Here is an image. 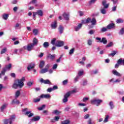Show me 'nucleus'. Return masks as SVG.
<instances>
[{
  "mask_svg": "<svg viewBox=\"0 0 124 124\" xmlns=\"http://www.w3.org/2000/svg\"><path fill=\"white\" fill-rule=\"evenodd\" d=\"M40 120V117L39 116H36L33 118L31 119V122H37V121H39Z\"/></svg>",
  "mask_w": 124,
  "mask_h": 124,
  "instance_id": "25",
  "label": "nucleus"
},
{
  "mask_svg": "<svg viewBox=\"0 0 124 124\" xmlns=\"http://www.w3.org/2000/svg\"><path fill=\"white\" fill-rule=\"evenodd\" d=\"M74 48H72L71 49L70 51H69V54L70 55H72V54H73V53H74Z\"/></svg>",
  "mask_w": 124,
  "mask_h": 124,
  "instance_id": "60",
  "label": "nucleus"
},
{
  "mask_svg": "<svg viewBox=\"0 0 124 124\" xmlns=\"http://www.w3.org/2000/svg\"><path fill=\"white\" fill-rule=\"evenodd\" d=\"M92 19H91L90 18H88L86 20H85V23H91V21Z\"/></svg>",
  "mask_w": 124,
  "mask_h": 124,
  "instance_id": "62",
  "label": "nucleus"
},
{
  "mask_svg": "<svg viewBox=\"0 0 124 124\" xmlns=\"http://www.w3.org/2000/svg\"><path fill=\"white\" fill-rule=\"evenodd\" d=\"M67 83H68V79H65L64 81H62V85L63 86H65V85L67 84Z\"/></svg>",
  "mask_w": 124,
  "mask_h": 124,
  "instance_id": "50",
  "label": "nucleus"
},
{
  "mask_svg": "<svg viewBox=\"0 0 124 124\" xmlns=\"http://www.w3.org/2000/svg\"><path fill=\"white\" fill-rule=\"evenodd\" d=\"M119 34H120V35H123V34H124V28L121 29L119 32Z\"/></svg>",
  "mask_w": 124,
  "mask_h": 124,
  "instance_id": "44",
  "label": "nucleus"
},
{
  "mask_svg": "<svg viewBox=\"0 0 124 124\" xmlns=\"http://www.w3.org/2000/svg\"><path fill=\"white\" fill-rule=\"evenodd\" d=\"M8 17H9V15L7 14H3L2 15V18L3 19V20H5L6 21L7 19H8Z\"/></svg>",
  "mask_w": 124,
  "mask_h": 124,
  "instance_id": "19",
  "label": "nucleus"
},
{
  "mask_svg": "<svg viewBox=\"0 0 124 124\" xmlns=\"http://www.w3.org/2000/svg\"><path fill=\"white\" fill-rule=\"evenodd\" d=\"M76 93V90H73L66 93L62 99L63 103H66V102L68 101L69 96H70L71 94H72V93Z\"/></svg>",
  "mask_w": 124,
  "mask_h": 124,
  "instance_id": "2",
  "label": "nucleus"
},
{
  "mask_svg": "<svg viewBox=\"0 0 124 124\" xmlns=\"http://www.w3.org/2000/svg\"><path fill=\"white\" fill-rule=\"evenodd\" d=\"M114 78H111L110 80H109L110 83H112V82L113 84H115L116 83H120L121 82V79H120V78L116 79L114 81Z\"/></svg>",
  "mask_w": 124,
  "mask_h": 124,
  "instance_id": "13",
  "label": "nucleus"
},
{
  "mask_svg": "<svg viewBox=\"0 0 124 124\" xmlns=\"http://www.w3.org/2000/svg\"><path fill=\"white\" fill-rule=\"evenodd\" d=\"M36 15L39 16L40 17H42L43 16V11L42 10H38L36 11V12H33V19H35V17Z\"/></svg>",
  "mask_w": 124,
  "mask_h": 124,
  "instance_id": "5",
  "label": "nucleus"
},
{
  "mask_svg": "<svg viewBox=\"0 0 124 124\" xmlns=\"http://www.w3.org/2000/svg\"><path fill=\"white\" fill-rule=\"evenodd\" d=\"M39 101H40V98H35L33 99V102H34L35 103H36L37 102H39Z\"/></svg>",
  "mask_w": 124,
  "mask_h": 124,
  "instance_id": "51",
  "label": "nucleus"
},
{
  "mask_svg": "<svg viewBox=\"0 0 124 124\" xmlns=\"http://www.w3.org/2000/svg\"><path fill=\"white\" fill-rule=\"evenodd\" d=\"M57 39L56 38H53L51 41V44L52 45H56V42L57 41Z\"/></svg>",
  "mask_w": 124,
  "mask_h": 124,
  "instance_id": "43",
  "label": "nucleus"
},
{
  "mask_svg": "<svg viewBox=\"0 0 124 124\" xmlns=\"http://www.w3.org/2000/svg\"><path fill=\"white\" fill-rule=\"evenodd\" d=\"M64 30V28L62 26V25L59 26V27L58 28V30L60 34H62V33L63 32Z\"/></svg>",
  "mask_w": 124,
  "mask_h": 124,
  "instance_id": "17",
  "label": "nucleus"
},
{
  "mask_svg": "<svg viewBox=\"0 0 124 124\" xmlns=\"http://www.w3.org/2000/svg\"><path fill=\"white\" fill-rule=\"evenodd\" d=\"M108 119H109V115H107L104 120V123H107L108 122Z\"/></svg>",
  "mask_w": 124,
  "mask_h": 124,
  "instance_id": "52",
  "label": "nucleus"
},
{
  "mask_svg": "<svg viewBox=\"0 0 124 124\" xmlns=\"http://www.w3.org/2000/svg\"><path fill=\"white\" fill-rule=\"evenodd\" d=\"M20 94H21V92H20V91H16L15 94L16 98H18V97H19L20 96Z\"/></svg>",
  "mask_w": 124,
  "mask_h": 124,
  "instance_id": "33",
  "label": "nucleus"
},
{
  "mask_svg": "<svg viewBox=\"0 0 124 124\" xmlns=\"http://www.w3.org/2000/svg\"><path fill=\"white\" fill-rule=\"evenodd\" d=\"M87 44L89 46L93 45V39H89L87 40Z\"/></svg>",
  "mask_w": 124,
  "mask_h": 124,
  "instance_id": "32",
  "label": "nucleus"
},
{
  "mask_svg": "<svg viewBox=\"0 0 124 124\" xmlns=\"http://www.w3.org/2000/svg\"><path fill=\"white\" fill-rule=\"evenodd\" d=\"M20 102L17 99H15L12 101V104H19Z\"/></svg>",
  "mask_w": 124,
  "mask_h": 124,
  "instance_id": "40",
  "label": "nucleus"
},
{
  "mask_svg": "<svg viewBox=\"0 0 124 124\" xmlns=\"http://www.w3.org/2000/svg\"><path fill=\"white\" fill-rule=\"evenodd\" d=\"M25 115H26V116H28L29 118H31V117H32V116H33V113H31V111H27Z\"/></svg>",
  "mask_w": 124,
  "mask_h": 124,
  "instance_id": "28",
  "label": "nucleus"
},
{
  "mask_svg": "<svg viewBox=\"0 0 124 124\" xmlns=\"http://www.w3.org/2000/svg\"><path fill=\"white\" fill-rule=\"evenodd\" d=\"M16 119V116L15 115V114H13L11 115L10 118L9 119V124H13V122L15 121Z\"/></svg>",
  "mask_w": 124,
  "mask_h": 124,
  "instance_id": "7",
  "label": "nucleus"
},
{
  "mask_svg": "<svg viewBox=\"0 0 124 124\" xmlns=\"http://www.w3.org/2000/svg\"><path fill=\"white\" fill-rule=\"evenodd\" d=\"M96 1V0H91L89 1V4H93V3H94Z\"/></svg>",
  "mask_w": 124,
  "mask_h": 124,
  "instance_id": "59",
  "label": "nucleus"
},
{
  "mask_svg": "<svg viewBox=\"0 0 124 124\" xmlns=\"http://www.w3.org/2000/svg\"><path fill=\"white\" fill-rule=\"evenodd\" d=\"M118 53V51H112V53L108 54V57L112 56L114 57L115 55H116Z\"/></svg>",
  "mask_w": 124,
  "mask_h": 124,
  "instance_id": "35",
  "label": "nucleus"
},
{
  "mask_svg": "<svg viewBox=\"0 0 124 124\" xmlns=\"http://www.w3.org/2000/svg\"><path fill=\"white\" fill-rule=\"evenodd\" d=\"M36 2H37L36 0H32L31 2H30V3L35 4V6H37V4H35Z\"/></svg>",
  "mask_w": 124,
  "mask_h": 124,
  "instance_id": "54",
  "label": "nucleus"
},
{
  "mask_svg": "<svg viewBox=\"0 0 124 124\" xmlns=\"http://www.w3.org/2000/svg\"><path fill=\"white\" fill-rule=\"evenodd\" d=\"M84 74V71L83 70L78 71V76L80 77V76H82Z\"/></svg>",
  "mask_w": 124,
  "mask_h": 124,
  "instance_id": "49",
  "label": "nucleus"
},
{
  "mask_svg": "<svg viewBox=\"0 0 124 124\" xmlns=\"http://www.w3.org/2000/svg\"><path fill=\"white\" fill-rule=\"evenodd\" d=\"M38 43V40L36 38H34L32 41V43L31 44L33 46H35V45H37V43Z\"/></svg>",
  "mask_w": 124,
  "mask_h": 124,
  "instance_id": "20",
  "label": "nucleus"
},
{
  "mask_svg": "<svg viewBox=\"0 0 124 124\" xmlns=\"http://www.w3.org/2000/svg\"><path fill=\"white\" fill-rule=\"evenodd\" d=\"M114 45V44L113 42H109L106 46V48H109L110 47H112Z\"/></svg>",
  "mask_w": 124,
  "mask_h": 124,
  "instance_id": "41",
  "label": "nucleus"
},
{
  "mask_svg": "<svg viewBox=\"0 0 124 124\" xmlns=\"http://www.w3.org/2000/svg\"><path fill=\"white\" fill-rule=\"evenodd\" d=\"M106 0H104L102 1V5L104 6V8H108V7H109V4H106Z\"/></svg>",
  "mask_w": 124,
  "mask_h": 124,
  "instance_id": "22",
  "label": "nucleus"
},
{
  "mask_svg": "<svg viewBox=\"0 0 124 124\" xmlns=\"http://www.w3.org/2000/svg\"><path fill=\"white\" fill-rule=\"evenodd\" d=\"M102 102H103L102 100L96 98H94L91 100V104H93L96 106H99V105H100V103H102Z\"/></svg>",
  "mask_w": 124,
  "mask_h": 124,
  "instance_id": "4",
  "label": "nucleus"
},
{
  "mask_svg": "<svg viewBox=\"0 0 124 124\" xmlns=\"http://www.w3.org/2000/svg\"><path fill=\"white\" fill-rule=\"evenodd\" d=\"M107 40L106 38H102L101 43H103V44H107Z\"/></svg>",
  "mask_w": 124,
  "mask_h": 124,
  "instance_id": "36",
  "label": "nucleus"
},
{
  "mask_svg": "<svg viewBox=\"0 0 124 124\" xmlns=\"http://www.w3.org/2000/svg\"><path fill=\"white\" fill-rule=\"evenodd\" d=\"M27 86H28V87H31V86H32V82L29 81L27 83Z\"/></svg>",
  "mask_w": 124,
  "mask_h": 124,
  "instance_id": "58",
  "label": "nucleus"
},
{
  "mask_svg": "<svg viewBox=\"0 0 124 124\" xmlns=\"http://www.w3.org/2000/svg\"><path fill=\"white\" fill-rule=\"evenodd\" d=\"M109 106L110 108V110H113L115 108V106L114 105V102L113 101H110L109 103Z\"/></svg>",
  "mask_w": 124,
  "mask_h": 124,
  "instance_id": "23",
  "label": "nucleus"
},
{
  "mask_svg": "<svg viewBox=\"0 0 124 124\" xmlns=\"http://www.w3.org/2000/svg\"><path fill=\"white\" fill-rule=\"evenodd\" d=\"M60 113H61L60 111H59V110H55L53 111V114H56V115H59V114H60Z\"/></svg>",
  "mask_w": 124,
  "mask_h": 124,
  "instance_id": "57",
  "label": "nucleus"
},
{
  "mask_svg": "<svg viewBox=\"0 0 124 124\" xmlns=\"http://www.w3.org/2000/svg\"><path fill=\"white\" fill-rule=\"evenodd\" d=\"M108 30H111V29H113V28H115V24L114 23H111L108 25L107 27Z\"/></svg>",
  "mask_w": 124,
  "mask_h": 124,
  "instance_id": "21",
  "label": "nucleus"
},
{
  "mask_svg": "<svg viewBox=\"0 0 124 124\" xmlns=\"http://www.w3.org/2000/svg\"><path fill=\"white\" fill-rule=\"evenodd\" d=\"M46 72H48V70L45 68L44 69H41L39 72V73H40L41 74H43L44 73H46Z\"/></svg>",
  "mask_w": 124,
  "mask_h": 124,
  "instance_id": "26",
  "label": "nucleus"
},
{
  "mask_svg": "<svg viewBox=\"0 0 124 124\" xmlns=\"http://www.w3.org/2000/svg\"><path fill=\"white\" fill-rule=\"evenodd\" d=\"M120 65H121V60H118L117 61V63L115 65V68H119V66H120Z\"/></svg>",
  "mask_w": 124,
  "mask_h": 124,
  "instance_id": "29",
  "label": "nucleus"
},
{
  "mask_svg": "<svg viewBox=\"0 0 124 124\" xmlns=\"http://www.w3.org/2000/svg\"><path fill=\"white\" fill-rule=\"evenodd\" d=\"M62 16L64 20L66 21H68V20H69V13H64L62 14Z\"/></svg>",
  "mask_w": 124,
  "mask_h": 124,
  "instance_id": "11",
  "label": "nucleus"
},
{
  "mask_svg": "<svg viewBox=\"0 0 124 124\" xmlns=\"http://www.w3.org/2000/svg\"><path fill=\"white\" fill-rule=\"evenodd\" d=\"M34 47V46L32 45L31 44H29L27 45V46H24V48L25 49V50H27V51H29V52L31 51L32 49H33V47Z\"/></svg>",
  "mask_w": 124,
  "mask_h": 124,
  "instance_id": "6",
  "label": "nucleus"
},
{
  "mask_svg": "<svg viewBox=\"0 0 124 124\" xmlns=\"http://www.w3.org/2000/svg\"><path fill=\"white\" fill-rule=\"evenodd\" d=\"M43 45L44 48H48L49 46V43L48 42H45Z\"/></svg>",
  "mask_w": 124,
  "mask_h": 124,
  "instance_id": "38",
  "label": "nucleus"
},
{
  "mask_svg": "<svg viewBox=\"0 0 124 124\" xmlns=\"http://www.w3.org/2000/svg\"><path fill=\"white\" fill-rule=\"evenodd\" d=\"M8 105V104H3L0 108L1 112H3V110H4V109H5L6 108V107H7Z\"/></svg>",
  "mask_w": 124,
  "mask_h": 124,
  "instance_id": "18",
  "label": "nucleus"
},
{
  "mask_svg": "<svg viewBox=\"0 0 124 124\" xmlns=\"http://www.w3.org/2000/svg\"><path fill=\"white\" fill-rule=\"evenodd\" d=\"M60 120V117L56 116L54 119L51 120L52 123H55V122H58Z\"/></svg>",
  "mask_w": 124,
  "mask_h": 124,
  "instance_id": "31",
  "label": "nucleus"
},
{
  "mask_svg": "<svg viewBox=\"0 0 124 124\" xmlns=\"http://www.w3.org/2000/svg\"><path fill=\"white\" fill-rule=\"evenodd\" d=\"M112 74H113V75H115V76H118V77H122V74L117 72V71L116 70H113L112 71Z\"/></svg>",
  "mask_w": 124,
  "mask_h": 124,
  "instance_id": "14",
  "label": "nucleus"
},
{
  "mask_svg": "<svg viewBox=\"0 0 124 124\" xmlns=\"http://www.w3.org/2000/svg\"><path fill=\"white\" fill-rule=\"evenodd\" d=\"M45 63V62H44V61H41V62H40L39 67H40V68H43L44 66Z\"/></svg>",
  "mask_w": 124,
  "mask_h": 124,
  "instance_id": "34",
  "label": "nucleus"
},
{
  "mask_svg": "<svg viewBox=\"0 0 124 124\" xmlns=\"http://www.w3.org/2000/svg\"><path fill=\"white\" fill-rule=\"evenodd\" d=\"M47 58L48 59H50L51 61H55V59H56V55L55 54H48L47 56Z\"/></svg>",
  "mask_w": 124,
  "mask_h": 124,
  "instance_id": "12",
  "label": "nucleus"
},
{
  "mask_svg": "<svg viewBox=\"0 0 124 124\" xmlns=\"http://www.w3.org/2000/svg\"><path fill=\"white\" fill-rule=\"evenodd\" d=\"M95 39H96V40L98 41L97 42H100V43H101L102 39H101V38H99V37H96Z\"/></svg>",
  "mask_w": 124,
  "mask_h": 124,
  "instance_id": "55",
  "label": "nucleus"
},
{
  "mask_svg": "<svg viewBox=\"0 0 124 124\" xmlns=\"http://www.w3.org/2000/svg\"><path fill=\"white\" fill-rule=\"evenodd\" d=\"M40 82L41 83H43L44 84H47L48 85H51V81L49 79H44L43 78H41L40 79Z\"/></svg>",
  "mask_w": 124,
  "mask_h": 124,
  "instance_id": "8",
  "label": "nucleus"
},
{
  "mask_svg": "<svg viewBox=\"0 0 124 124\" xmlns=\"http://www.w3.org/2000/svg\"><path fill=\"white\" fill-rule=\"evenodd\" d=\"M94 33V31L91 30L89 31V34H93Z\"/></svg>",
  "mask_w": 124,
  "mask_h": 124,
  "instance_id": "63",
  "label": "nucleus"
},
{
  "mask_svg": "<svg viewBox=\"0 0 124 124\" xmlns=\"http://www.w3.org/2000/svg\"><path fill=\"white\" fill-rule=\"evenodd\" d=\"M12 66V65L10 63L8 65H6L5 68L3 69L1 72V73H0V78H1L2 76H4V75H5V72H6L7 70H10Z\"/></svg>",
  "mask_w": 124,
  "mask_h": 124,
  "instance_id": "3",
  "label": "nucleus"
},
{
  "mask_svg": "<svg viewBox=\"0 0 124 124\" xmlns=\"http://www.w3.org/2000/svg\"><path fill=\"white\" fill-rule=\"evenodd\" d=\"M119 61H121V65H124V59L123 60L122 58L119 59Z\"/></svg>",
  "mask_w": 124,
  "mask_h": 124,
  "instance_id": "56",
  "label": "nucleus"
},
{
  "mask_svg": "<svg viewBox=\"0 0 124 124\" xmlns=\"http://www.w3.org/2000/svg\"><path fill=\"white\" fill-rule=\"evenodd\" d=\"M123 22H124V20L121 18H119L116 20V23L117 24H120L121 23H123Z\"/></svg>",
  "mask_w": 124,
  "mask_h": 124,
  "instance_id": "46",
  "label": "nucleus"
},
{
  "mask_svg": "<svg viewBox=\"0 0 124 124\" xmlns=\"http://www.w3.org/2000/svg\"><path fill=\"white\" fill-rule=\"evenodd\" d=\"M46 106L45 105H43L41 107L38 108V110H39V111H41V110H43V109H44L45 108Z\"/></svg>",
  "mask_w": 124,
  "mask_h": 124,
  "instance_id": "45",
  "label": "nucleus"
},
{
  "mask_svg": "<svg viewBox=\"0 0 124 124\" xmlns=\"http://www.w3.org/2000/svg\"><path fill=\"white\" fill-rule=\"evenodd\" d=\"M26 81V78L22 77L20 79H17L15 81L14 83L13 84L12 88L13 89H21L24 87V82Z\"/></svg>",
  "mask_w": 124,
  "mask_h": 124,
  "instance_id": "1",
  "label": "nucleus"
},
{
  "mask_svg": "<svg viewBox=\"0 0 124 124\" xmlns=\"http://www.w3.org/2000/svg\"><path fill=\"white\" fill-rule=\"evenodd\" d=\"M107 29H108L107 28L105 27H103L101 29V32H105V31H107Z\"/></svg>",
  "mask_w": 124,
  "mask_h": 124,
  "instance_id": "47",
  "label": "nucleus"
},
{
  "mask_svg": "<svg viewBox=\"0 0 124 124\" xmlns=\"http://www.w3.org/2000/svg\"><path fill=\"white\" fill-rule=\"evenodd\" d=\"M91 23L93 26L96 25V19H95V18H92V19H91Z\"/></svg>",
  "mask_w": 124,
  "mask_h": 124,
  "instance_id": "27",
  "label": "nucleus"
},
{
  "mask_svg": "<svg viewBox=\"0 0 124 124\" xmlns=\"http://www.w3.org/2000/svg\"><path fill=\"white\" fill-rule=\"evenodd\" d=\"M51 28L53 29H55L58 27V24L57 23V21H54V22H52L51 24Z\"/></svg>",
  "mask_w": 124,
  "mask_h": 124,
  "instance_id": "15",
  "label": "nucleus"
},
{
  "mask_svg": "<svg viewBox=\"0 0 124 124\" xmlns=\"http://www.w3.org/2000/svg\"><path fill=\"white\" fill-rule=\"evenodd\" d=\"M53 88H48L47 90L48 93H51V92H53Z\"/></svg>",
  "mask_w": 124,
  "mask_h": 124,
  "instance_id": "61",
  "label": "nucleus"
},
{
  "mask_svg": "<svg viewBox=\"0 0 124 124\" xmlns=\"http://www.w3.org/2000/svg\"><path fill=\"white\" fill-rule=\"evenodd\" d=\"M58 67V64L55 63L53 65V67H52V69H53L54 70H56V69H57Z\"/></svg>",
  "mask_w": 124,
  "mask_h": 124,
  "instance_id": "53",
  "label": "nucleus"
},
{
  "mask_svg": "<svg viewBox=\"0 0 124 124\" xmlns=\"http://www.w3.org/2000/svg\"><path fill=\"white\" fill-rule=\"evenodd\" d=\"M106 8H101L100 9V12L102 14H106L107 11H106Z\"/></svg>",
  "mask_w": 124,
  "mask_h": 124,
  "instance_id": "24",
  "label": "nucleus"
},
{
  "mask_svg": "<svg viewBox=\"0 0 124 124\" xmlns=\"http://www.w3.org/2000/svg\"><path fill=\"white\" fill-rule=\"evenodd\" d=\"M55 46H56L57 47H62V46H63V42L57 40L56 41Z\"/></svg>",
  "mask_w": 124,
  "mask_h": 124,
  "instance_id": "9",
  "label": "nucleus"
},
{
  "mask_svg": "<svg viewBox=\"0 0 124 124\" xmlns=\"http://www.w3.org/2000/svg\"><path fill=\"white\" fill-rule=\"evenodd\" d=\"M81 85L82 86H87L88 85V81L86 79H83Z\"/></svg>",
  "mask_w": 124,
  "mask_h": 124,
  "instance_id": "37",
  "label": "nucleus"
},
{
  "mask_svg": "<svg viewBox=\"0 0 124 124\" xmlns=\"http://www.w3.org/2000/svg\"><path fill=\"white\" fill-rule=\"evenodd\" d=\"M33 33L34 35H37L38 33V30L37 29H34L33 30Z\"/></svg>",
  "mask_w": 124,
  "mask_h": 124,
  "instance_id": "48",
  "label": "nucleus"
},
{
  "mask_svg": "<svg viewBox=\"0 0 124 124\" xmlns=\"http://www.w3.org/2000/svg\"><path fill=\"white\" fill-rule=\"evenodd\" d=\"M34 68V64H31L27 67L28 70L30 71L31 69Z\"/></svg>",
  "mask_w": 124,
  "mask_h": 124,
  "instance_id": "30",
  "label": "nucleus"
},
{
  "mask_svg": "<svg viewBox=\"0 0 124 124\" xmlns=\"http://www.w3.org/2000/svg\"><path fill=\"white\" fill-rule=\"evenodd\" d=\"M88 124H93L92 123V119L90 118L89 120L88 121Z\"/></svg>",
  "mask_w": 124,
  "mask_h": 124,
  "instance_id": "64",
  "label": "nucleus"
},
{
  "mask_svg": "<svg viewBox=\"0 0 124 124\" xmlns=\"http://www.w3.org/2000/svg\"><path fill=\"white\" fill-rule=\"evenodd\" d=\"M41 98H46V99H48V98H50L51 97V96L50 95V94H43L42 95H41L40 96Z\"/></svg>",
  "mask_w": 124,
  "mask_h": 124,
  "instance_id": "16",
  "label": "nucleus"
},
{
  "mask_svg": "<svg viewBox=\"0 0 124 124\" xmlns=\"http://www.w3.org/2000/svg\"><path fill=\"white\" fill-rule=\"evenodd\" d=\"M82 26H83V23H79L78 25L75 26L74 29L75 31H80L82 28Z\"/></svg>",
  "mask_w": 124,
  "mask_h": 124,
  "instance_id": "10",
  "label": "nucleus"
},
{
  "mask_svg": "<svg viewBox=\"0 0 124 124\" xmlns=\"http://www.w3.org/2000/svg\"><path fill=\"white\" fill-rule=\"evenodd\" d=\"M70 124V121L68 120H66L64 121H62L61 122V124Z\"/></svg>",
  "mask_w": 124,
  "mask_h": 124,
  "instance_id": "39",
  "label": "nucleus"
},
{
  "mask_svg": "<svg viewBox=\"0 0 124 124\" xmlns=\"http://www.w3.org/2000/svg\"><path fill=\"white\" fill-rule=\"evenodd\" d=\"M6 51H7V48L6 47L3 48L0 52L1 55H2V54H4V53H6Z\"/></svg>",
  "mask_w": 124,
  "mask_h": 124,
  "instance_id": "42",
  "label": "nucleus"
}]
</instances>
